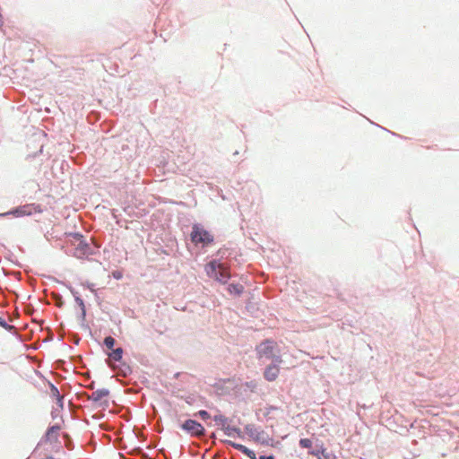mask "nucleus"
Returning <instances> with one entry per match:
<instances>
[{
  "mask_svg": "<svg viewBox=\"0 0 459 459\" xmlns=\"http://www.w3.org/2000/svg\"><path fill=\"white\" fill-rule=\"evenodd\" d=\"M256 354L259 360L265 362L282 363L281 351L277 342L272 339H265L256 346Z\"/></svg>",
  "mask_w": 459,
  "mask_h": 459,
  "instance_id": "1",
  "label": "nucleus"
},
{
  "mask_svg": "<svg viewBox=\"0 0 459 459\" xmlns=\"http://www.w3.org/2000/svg\"><path fill=\"white\" fill-rule=\"evenodd\" d=\"M205 272L210 278H213L215 281L226 284L230 279V273L228 267L217 260H212L205 266Z\"/></svg>",
  "mask_w": 459,
  "mask_h": 459,
  "instance_id": "2",
  "label": "nucleus"
},
{
  "mask_svg": "<svg viewBox=\"0 0 459 459\" xmlns=\"http://www.w3.org/2000/svg\"><path fill=\"white\" fill-rule=\"evenodd\" d=\"M43 210L44 209L39 204L36 205L35 203H26L25 204L11 209L6 212L0 213V218L10 215L15 218L36 216L42 213Z\"/></svg>",
  "mask_w": 459,
  "mask_h": 459,
  "instance_id": "3",
  "label": "nucleus"
},
{
  "mask_svg": "<svg viewBox=\"0 0 459 459\" xmlns=\"http://www.w3.org/2000/svg\"><path fill=\"white\" fill-rule=\"evenodd\" d=\"M190 236L193 243L202 247H207L214 241L213 236L198 224L193 226Z\"/></svg>",
  "mask_w": 459,
  "mask_h": 459,
  "instance_id": "4",
  "label": "nucleus"
},
{
  "mask_svg": "<svg viewBox=\"0 0 459 459\" xmlns=\"http://www.w3.org/2000/svg\"><path fill=\"white\" fill-rule=\"evenodd\" d=\"M117 207H110L112 216L117 219H124V214L130 218H134V203H116Z\"/></svg>",
  "mask_w": 459,
  "mask_h": 459,
  "instance_id": "5",
  "label": "nucleus"
},
{
  "mask_svg": "<svg viewBox=\"0 0 459 459\" xmlns=\"http://www.w3.org/2000/svg\"><path fill=\"white\" fill-rule=\"evenodd\" d=\"M74 238L76 242L74 255L77 258H83L91 255V247L84 239L80 233H74Z\"/></svg>",
  "mask_w": 459,
  "mask_h": 459,
  "instance_id": "6",
  "label": "nucleus"
},
{
  "mask_svg": "<svg viewBox=\"0 0 459 459\" xmlns=\"http://www.w3.org/2000/svg\"><path fill=\"white\" fill-rule=\"evenodd\" d=\"M183 430L186 431L193 437H200L205 435V429L197 420L188 419L181 425Z\"/></svg>",
  "mask_w": 459,
  "mask_h": 459,
  "instance_id": "7",
  "label": "nucleus"
},
{
  "mask_svg": "<svg viewBox=\"0 0 459 459\" xmlns=\"http://www.w3.org/2000/svg\"><path fill=\"white\" fill-rule=\"evenodd\" d=\"M245 431L254 440L260 442L264 446H270V441H272V438H269V437L264 438V431L260 430L255 425H253V424L246 425Z\"/></svg>",
  "mask_w": 459,
  "mask_h": 459,
  "instance_id": "8",
  "label": "nucleus"
},
{
  "mask_svg": "<svg viewBox=\"0 0 459 459\" xmlns=\"http://www.w3.org/2000/svg\"><path fill=\"white\" fill-rule=\"evenodd\" d=\"M281 363H275V362H271V364H269L265 368H264V377L267 380V381H274L278 376H279V373H280V365Z\"/></svg>",
  "mask_w": 459,
  "mask_h": 459,
  "instance_id": "9",
  "label": "nucleus"
},
{
  "mask_svg": "<svg viewBox=\"0 0 459 459\" xmlns=\"http://www.w3.org/2000/svg\"><path fill=\"white\" fill-rule=\"evenodd\" d=\"M60 429L61 427L59 424H55L48 427L41 441L49 443L57 441L58 431L60 430Z\"/></svg>",
  "mask_w": 459,
  "mask_h": 459,
  "instance_id": "10",
  "label": "nucleus"
},
{
  "mask_svg": "<svg viewBox=\"0 0 459 459\" xmlns=\"http://www.w3.org/2000/svg\"><path fill=\"white\" fill-rule=\"evenodd\" d=\"M225 444L234 447L235 449L238 450L239 452L243 453L247 456H248L250 459H257L255 452L248 447L245 446L244 445L235 443L231 440H225Z\"/></svg>",
  "mask_w": 459,
  "mask_h": 459,
  "instance_id": "11",
  "label": "nucleus"
},
{
  "mask_svg": "<svg viewBox=\"0 0 459 459\" xmlns=\"http://www.w3.org/2000/svg\"><path fill=\"white\" fill-rule=\"evenodd\" d=\"M109 394V391L107 388H101L94 391L90 396L89 400L93 401L94 403L100 402L103 398L108 397Z\"/></svg>",
  "mask_w": 459,
  "mask_h": 459,
  "instance_id": "12",
  "label": "nucleus"
},
{
  "mask_svg": "<svg viewBox=\"0 0 459 459\" xmlns=\"http://www.w3.org/2000/svg\"><path fill=\"white\" fill-rule=\"evenodd\" d=\"M124 350L122 347H117L116 349L111 350L108 352V359L114 360L116 362H121L123 358Z\"/></svg>",
  "mask_w": 459,
  "mask_h": 459,
  "instance_id": "13",
  "label": "nucleus"
},
{
  "mask_svg": "<svg viewBox=\"0 0 459 459\" xmlns=\"http://www.w3.org/2000/svg\"><path fill=\"white\" fill-rule=\"evenodd\" d=\"M213 420L222 430H225V427H228L230 425V421H231L229 418L221 413L214 415Z\"/></svg>",
  "mask_w": 459,
  "mask_h": 459,
  "instance_id": "14",
  "label": "nucleus"
},
{
  "mask_svg": "<svg viewBox=\"0 0 459 459\" xmlns=\"http://www.w3.org/2000/svg\"><path fill=\"white\" fill-rule=\"evenodd\" d=\"M114 369L117 370V374L122 377H127L132 373L131 367L127 363L122 361L117 367V368Z\"/></svg>",
  "mask_w": 459,
  "mask_h": 459,
  "instance_id": "15",
  "label": "nucleus"
},
{
  "mask_svg": "<svg viewBox=\"0 0 459 459\" xmlns=\"http://www.w3.org/2000/svg\"><path fill=\"white\" fill-rule=\"evenodd\" d=\"M223 432L226 436L230 437H234L236 436L238 437H242V432L240 429L234 426L229 425L228 427H225V430H223Z\"/></svg>",
  "mask_w": 459,
  "mask_h": 459,
  "instance_id": "16",
  "label": "nucleus"
},
{
  "mask_svg": "<svg viewBox=\"0 0 459 459\" xmlns=\"http://www.w3.org/2000/svg\"><path fill=\"white\" fill-rule=\"evenodd\" d=\"M309 454L316 456L317 459H329L330 455L326 453L325 449L322 446L309 451Z\"/></svg>",
  "mask_w": 459,
  "mask_h": 459,
  "instance_id": "17",
  "label": "nucleus"
},
{
  "mask_svg": "<svg viewBox=\"0 0 459 459\" xmlns=\"http://www.w3.org/2000/svg\"><path fill=\"white\" fill-rule=\"evenodd\" d=\"M228 291L235 296H240L244 291V287L239 283H230L228 286Z\"/></svg>",
  "mask_w": 459,
  "mask_h": 459,
  "instance_id": "18",
  "label": "nucleus"
},
{
  "mask_svg": "<svg viewBox=\"0 0 459 459\" xmlns=\"http://www.w3.org/2000/svg\"><path fill=\"white\" fill-rule=\"evenodd\" d=\"M146 203H134V217L135 218H141L144 216L148 212L144 206Z\"/></svg>",
  "mask_w": 459,
  "mask_h": 459,
  "instance_id": "19",
  "label": "nucleus"
},
{
  "mask_svg": "<svg viewBox=\"0 0 459 459\" xmlns=\"http://www.w3.org/2000/svg\"><path fill=\"white\" fill-rule=\"evenodd\" d=\"M70 291L74 297V301L78 305L81 309H86L83 299L78 295V292L74 290L72 287H70Z\"/></svg>",
  "mask_w": 459,
  "mask_h": 459,
  "instance_id": "20",
  "label": "nucleus"
},
{
  "mask_svg": "<svg viewBox=\"0 0 459 459\" xmlns=\"http://www.w3.org/2000/svg\"><path fill=\"white\" fill-rule=\"evenodd\" d=\"M103 343L107 347V349L111 351L114 349L116 340L112 336H107L104 338Z\"/></svg>",
  "mask_w": 459,
  "mask_h": 459,
  "instance_id": "21",
  "label": "nucleus"
},
{
  "mask_svg": "<svg viewBox=\"0 0 459 459\" xmlns=\"http://www.w3.org/2000/svg\"><path fill=\"white\" fill-rule=\"evenodd\" d=\"M299 445L302 448H311L312 441L309 438H300L299 441Z\"/></svg>",
  "mask_w": 459,
  "mask_h": 459,
  "instance_id": "22",
  "label": "nucleus"
},
{
  "mask_svg": "<svg viewBox=\"0 0 459 459\" xmlns=\"http://www.w3.org/2000/svg\"><path fill=\"white\" fill-rule=\"evenodd\" d=\"M0 326L8 332L13 331L15 328L13 325H9L4 318L0 316Z\"/></svg>",
  "mask_w": 459,
  "mask_h": 459,
  "instance_id": "23",
  "label": "nucleus"
},
{
  "mask_svg": "<svg viewBox=\"0 0 459 459\" xmlns=\"http://www.w3.org/2000/svg\"><path fill=\"white\" fill-rule=\"evenodd\" d=\"M53 300L56 307H62L64 306V300L60 294H53Z\"/></svg>",
  "mask_w": 459,
  "mask_h": 459,
  "instance_id": "24",
  "label": "nucleus"
},
{
  "mask_svg": "<svg viewBox=\"0 0 459 459\" xmlns=\"http://www.w3.org/2000/svg\"><path fill=\"white\" fill-rule=\"evenodd\" d=\"M49 388H50V392H51V394L53 397H59L60 394V392L58 390V388L52 383H49Z\"/></svg>",
  "mask_w": 459,
  "mask_h": 459,
  "instance_id": "25",
  "label": "nucleus"
},
{
  "mask_svg": "<svg viewBox=\"0 0 459 459\" xmlns=\"http://www.w3.org/2000/svg\"><path fill=\"white\" fill-rule=\"evenodd\" d=\"M197 415L204 420H206L208 419L211 418V415L210 413L205 411V410H200L198 412H197Z\"/></svg>",
  "mask_w": 459,
  "mask_h": 459,
  "instance_id": "26",
  "label": "nucleus"
},
{
  "mask_svg": "<svg viewBox=\"0 0 459 459\" xmlns=\"http://www.w3.org/2000/svg\"><path fill=\"white\" fill-rule=\"evenodd\" d=\"M85 317H86V309H81L80 314L78 315V320L81 322L82 325H83Z\"/></svg>",
  "mask_w": 459,
  "mask_h": 459,
  "instance_id": "27",
  "label": "nucleus"
},
{
  "mask_svg": "<svg viewBox=\"0 0 459 459\" xmlns=\"http://www.w3.org/2000/svg\"><path fill=\"white\" fill-rule=\"evenodd\" d=\"M56 404L60 409L64 408V398L62 395H59V397H56Z\"/></svg>",
  "mask_w": 459,
  "mask_h": 459,
  "instance_id": "28",
  "label": "nucleus"
},
{
  "mask_svg": "<svg viewBox=\"0 0 459 459\" xmlns=\"http://www.w3.org/2000/svg\"><path fill=\"white\" fill-rule=\"evenodd\" d=\"M113 277L115 279H121L122 278V273L118 272V271H116V272H113Z\"/></svg>",
  "mask_w": 459,
  "mask_h": 459,
  "instance_id": "29",
  "label": "nucleus"
},
{
  "mask_svg": "<svg viewBox=\"0 0 459 459\" xmlns=\"http://www.w3.org/2000/svg\"><path fill=\"white\" fill-rule=\"evenodd\" d=\"M258 459H275L273 455H260Z\"/></svg>",
  "mask_w": 459,
  "mask_h": 459,
  "instance_id": "30",
  "label": "nucleus"
},
{
  "mask_svg": "<svg viewBox=\"0 0 459 459\" xmlns=\"http://www.w3.org/2000/svg\"><path fill=\"white\" fill-rule=\"evenodd\" d=\"M87 287H88L91 291H94V289H93L94 284H92V283H88V284H87Z\"/></svg>",
  "mask_w": 459,
  "mask_h": 459,
  "instance_id": "31",
  "label": "nucleus"
},
{
  "mask_svg": "<svg viewBox=\"0 0 459 459\" xmlns=\"http://www.w3.org/2000/svg\"><path fill=\"white\" fill-rule=\"evenodd\" d=\"M51 415H52V418H53V419H55V418H56V413H55V411H52V412H51Z\"/></svg>",
  "mask_w": 459,
  "mask_h": 459,
  "instance_id": "32",
  "label": "nucleus"
},
{
  "mask_svg": "<svg viewBox=\"0 0 459 459\" xmlns=\"http://www.w3.org/2000/svg\"><path fill=\"white\" fill-rule=\"evenodd\" d=\"M51 415H52V418H53V419H55V418H56V413H55V411H52V412H51Z\"/></svg>",
  "mask_w": 459,
  "mask_h": 459,
  "instance_id": "33",
  "label": "nucleus"
},
{
  "mask_svg": "<svg viewBox=\"0 0 459 459\" xmlns=\"http://www.w3.org/2000/svg\"><path fill=\"white\" fill-rule=\"evenodd\" d=\"M107 363H108V366L109 368H112V365H111L110 363H108V359H107Z\"/></svg>",
  "mask_w": 459,
  "mask_h": 459,
  "instance_id": "34",
  "label": "nucleus"
},
{
  "mask_svg": "<svg viewBox=\"0 0 459 459\" xmlns=\"http://www.w3.org/2000/svg\"><path fill=\"white\" fill-rule=\"evenodd\" d=\"M107 363H108V366L109 368H112V365H111L110 363H108V359H107Z\"/></svg>",
  "mask_w": 459,
  "mask_h": 459,
  "instance_id": "35",
  "label": "nucleus"
},
{
  "mask_svg": "<svg viewBox=\"0 0 459 459\" xmlns=\"http://www.w3.org/2000/svg\"><path fill=\"white\" fill-rule=\"evenodd\" d=\"M107 363H108V366L109 368H112V365H111L110 363H108V359H107Z\"/></svg>",
  "mask_w": 459,
  "mask_h": 459,
  "instance_id": "36",
  "label": "nucleus"
}]
</instances>
